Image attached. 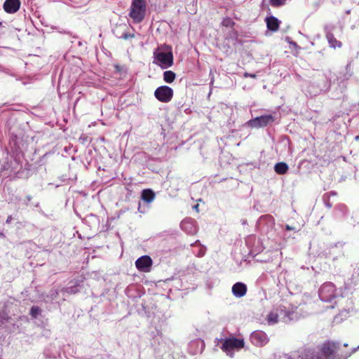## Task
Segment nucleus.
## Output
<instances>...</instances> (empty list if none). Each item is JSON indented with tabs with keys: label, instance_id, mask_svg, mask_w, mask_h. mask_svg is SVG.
<instances>
[{
	"label": "nucleus",
	"instance_id": "1",
	"mask_svg": "<svg viewBox=\"0 0 359 359\" xmlns=\"http://www.w3.org/2000/svg\"><path fill=\"white\" fill-rule=\"evenodd\" d=\"M154 63L162 69H168L173 65L172 47L163 44L154 51Z\"/></svg>",
	"mask_w": 359,
	"mask_h": 359
},
{
	"label": "nucleus",
	"instance_id": "2",
	"mask_svg": "<svg viewBox=\"0 0 359 359\" xmlns=\"http://www.w3.org/2000/svg\"><path fill=\"white\" fill-rule=\"evenodd\" d=\"M338 350L339 346L337 343L327 341L320 346L319 353L312 355L309 359H341L338 357Z\"/></svg>",
	"mask_w": 359,
	"mask_h": 359
},
{
	"label": "nucleus",
	"instance_id": "3",
	"mask_svg": "<svg viewBox=\"0 0 359 359\" xmlns=\"http://www.w3.org/2000/svg\"><path fill=\"white\" fill-rule=\"evenodd\" d=\"M146 11L147 0H132L128 15L133 23L138 24L144 20Z\"/></svg>",
	"mask_w": 359,
	"mask_h": 359
},
{
	"label": "nucleus",
	"instance_id": "4",
	"mask_svg": "<svg viewBox=\"0 0 359 359\" xmlns=\"http://www.w3.org/2000/svg\"><path fill=\"white\" fill-rule=\"evenodd\" d=\"M244 346L245 341L243 339H237L232 337L223 341L221 349L229 356L233 357L235 351H239L244 348Z\"/></svg>",
	"mask_w": 359,
	"mask_h": 359
},
{
	"label": "nucleus",
	"instance_id": "5",
	"mask_svg": "<svg viewBox=\"0 0 359 359\" xmlns=\"http://www.w3.org/2000/svg\"><path fill=\"white\" fill-rule=\"evenodd\" d=\"M338 29L339 30L340 33L342 32V27H340L339 28L336 25L333 23L326 24L324 26V32L329 46L334 49L336 48H341L342 46V43L334 37V35L337 34V31Z\"/></svg>",
	"mask_w": 359,
	"mask_h": 359
},
{
	"label": "nucleus",
	"instance_id": "6",
	"mask_svg": "<svg viewBox=\"0 0 359 359\" xmlns=\"http://www.w3.org/2000/svg\"><path fill=\"white\" fill-rule=\"evenodd\" d=\"M337 289L334 283H325L319 290V297L323 302H330L337 297Z\"/></svg>",
	"mask_w": 359,
	"mask_h": 359
},
{
	"label": "nucleus",
	"instance_id": "7",
	"mask_svg": "<svg viewBox=\"0 0 359 359\" xmlns=\"http://www.w3.org/2000/svg\"><path fill=\"white\" fill-rule=\"evenodd\" d=\"M152 265V259L149 255H143L135 261V266L141 272H150Z\"/></svg>",
	"mask_w": 359,
	"mask_h": 359
},
{
	"label": "nucleus",
	"instance_id": "8",
	"mask_svg": "<svg viewBox=\"0 0 359 359\" xmlns=\"http://www.w3.org/2000/svg\"><path fill=\"white\" fill-rule=\"evenodd\" d=\"M273 121L274 118L271 115H264L250 120L248 125L251 128H262L266 126Z\"/></svg>",
	"mask_w": 359,
	"mask_h": 359
},
{
	"label": "nucleus",
	"instance_id": "9",
	"mask_svg": "<svg viewBox=\"0 0 359 359\" xmlns=\"http://www.w3.org/2000/svg\"><path fill=\"white\" fill-rule=\"evenodd\" d=\"M250 339L252 344L257 346H264L269 341L266 334L260 330L253 332L250 335Z\"/></svg>",
	"mask_w": 359,
	"mask_h": 359
},
{
	"label": "nucleus",
	"instance_id": "10",
	"mask_svg": "<svg viewBox=\"0 0 359 359\" xmlns=\"http://www.w3.org/2000/svg\"><path fill=\"white\" fill-rule=\"evenodd\" d=\"M20 0H6L4 3V9L8 13H16L20 7Z\"/></svg>",
	"mask_w": 359,
	"mask_h": 359
},
{
	"label": "nucleus",
	"instance_id": "11",
	"mask_svg": "<svg viewBox=\"0 0 359 359\" xmlns=\"http://www.w3.org/2000/svg\"><path fill=\"white\" fill-rule=\"evenodd\" d=\"M247 286L243 283H236L232 287V293L236 297H242L246 294Z\"/></svg>",
	"mask_w": 359,
	"mask_h": 359
},
{
	"label": "nucleus",
	"instance_id": "12",
	"mask_svg": "<svg viewBox=\"0 0 359 359\" xmlns=\"http://www.w3.org/2000/svg\"><path fill=\"white\" fill-rule=\"evenodd\" d=\"M266 27L271 32H276L279 29L280 21L276 17L271 15L266 18Z\"/></svg>",
	"mask_w": 359,
	"mask_h": 359
},
{
	"label": "nucleus",
	"instance_id": "13",
	"mask_svg": "<svg viewBox=\"0 0 359 359\" xmlns=\"http://www.w3.org/2000/svg\"><path fill=\"white\" fill-rule=\"evenodd\" d=\"M172 93L173 91H154V95L159 101L168 102L172 99Z\"/></svg>",
	"mask_w": 359,
	"mask_h": 359
},
{
	"label": "nucleus",
	"instance_id": "14",
	"mask_svg": "<svg viewBox=\"0 0 359 359\" xmlns=\"http://www.w3.org/2000/svg\"><path fill=\"white\" fill-rule=\"evenodd\" d=\"M126 25H123L122 27H120L117 28L116 30L114 31V33L115 36L118 39H123L124 40H128L130 39H133L135 37L134 33H129L126 30H123L122 32H119L120 29L126 28Z\"/></svg>",
	"mask_w": 359,
	"mask_h": 359
},
{
	"label": "nucleus",
	"instance_id": "15",
	"mask_svg": "<svg viewBox=\"0 0 359 359\" xmlns=\"http://www.w3.org/2000/svg\"><path fill=\"white\" fill-rule=\"evenodd\" d=\"M288 169V165L285 162L277 163L274 166V170L278 175L285 174Z\"/></svg>",
	"mask_w": 359,
	"mask_h": 359
},
{
	"label": "nucleus",
	"instance_id": "16",
	"mask_svg": "<svg viewBox=\"0 0 359 359\" xmlns=\"http://www.w3.org/2000/svg\"><path fill=\"white\" fill-rule=\"evenodd\" d=\"M155 197V194L154 191L151 189H144L142 193V198L143 201L150 203L151 202Z\"/></svg>",
	"mask_w": 359,
	"mask_h": 359
},
{
	"label": "nucleus",
	"instance_id": "17",
	"mask_svg": "<svg viewBox=\"0 0 359 359\" xmlns=\"http://www.w3.org/2000/svg\"><path fill=\"white\" fill-rule=\"evenodd\" d=\"M269 324H275L278 322V314L276 312L271 311L266 317Z\"/></svg>",
	"mask_w": 359,
	"mask_h": 359
},
{
	"label": "nucleus",
	"instance_id": "18",
	"mask_svg": "<svg viewBox=\"0 0 359 359\" xmlns=\"http://www.w3.org/2000/svg\"><path fill=\"white\" fill-rule=\"evenodd\" d=\"M238 37V32L233 27L230 28L229 31L226 34V39L232 41H237Z\"/></svg>",
	"mask_w": 359,
	"mask_h": 359
},
{
	"label": "nucleus",
	"instance_id": "19",
	"mask_svg": "<svg viewBox=\"0 0 359 359\" xmlns=\"http://www.w3.org/2000/svg\"><path fill=\"white\" fill-rule=\"evenodd\" d=\"M175 79V74L172 71H165L163 73V79L167 83L172 82Z\"/></svg>",
	"mask_w": 359,
	"mask_h": 359
},
{
	"label": "nucleus",
	"instance_id": "20",
	"mask_svg": "<svg viewBox=\"0 0 359 359\" xmlns=\"http://www.w3.org/2000/svg\"><path fill=\"white\" fill-rule=\"evenodd\" d=\"M11 317L6 311L0 312V326L3 325L5 323L10 321Z\"/></svg>",
	"mask_w": 359,
	"mask_h": 359
},
{
	"label": "nucleus",
	"instance_id": "21",
	"mask_svg": "<svg viewBox=\"0 0 359 359\" xmlns=\"http://www.w3.org/2000/svg\"><path fill=\"white\" fill-rule=\"evenodd\" d=\"M222 25L224 27L233 28L235 25V22L231 18H225L222 22Z\"/></svg>",
	"mask_w": 359,
	"mask_h": 359
},
{
	"label": "nucleus",
	"instance_id": "22",
	"mask_svg": "<svg viewBox=\"0 0 359 359\" xmlns=\"http://www.w3.org/2000/svg\"><path fill=\"white\" fill-rule=\"evenodd\" d=\"M41 309L38 306H33L30 309V315L33 318H36L37 316L40 313Z\"/></svg>",
	"mask_w": 359,
	"mask_h": 359
},
{
	"label": "nucleus",
	"instance_id": "23",
	"mask_svg": "<svg viewBox=\"0 0 359 359\" xmlns=\"http://www.w3.org/2000/svg\"><path fill=\"white\" fill-rule=\"evenodd\" d=\"M286 0H269V3L273 7H278L283 6Z\"/></svg>",
	"mask_w": 359,
	"mask_h": 359
},
{
	"label": "nucleus",
	"instance_id": "24",
	"mask_svg": "<svg viewBox=\"0 0 359 359\" xmlns=\"http://www.w3.org/2000/svg\"><path fill=\"white\" fill-rule=\"evenodd\" d=\"M57 30L60 34H68L70 36V37L74 38V39L77 38V36L76 35H73L69 31L65 30V29L60 28V27L57 28Z\"/></svg>",
	"mask_w": 359,
	"mask_h": 359
},
{
	"label": "nucleus",
	"instance_id": "25",
	"mask_svg": "<svg viewBox=\"0 0 359 359\" xmlns=\"http://www.w3.org/2000/svg\"><path fill=\"white\" fill-rule=\"evenodd\" d=\"M156 90H172V88L168 86H158Z\"/></svg>",
	"mask_w": 359,
	"mask_h": 359
},
{
	"label": "nucleus",
	"instance_id": "26",
	"mask_svg": "<svg viewBox=\"0 0 359 359\" xmlns=\"http://www.w3.org/2000/svg\"><path fill=\"white\" fill-rule=\"evenodd\" d=\"M11 220H12V216H11V215H8V216L7 217V219H6V222L7 224H9V223L11 222Z\"/></svg>",
	"mask_w": 359,
	"mask_h": 359
},
{
	"label": "nucleus",
	"instance_id": "27",
	"mask_svg": "<svg viewBox=\"0 0 359 359\" xmlns=\"http://www.w3.org/2000/svg\"><path fill=\"white\" fill-rule=\"evenodd\" d=\"M194 209H195L197 212L199 211V205L198 204H196L194 206Z\"/></svg>",
	"mask_w": 359,
	"mask_h": 359
},
{
	"label": "nucleus",
	"instance_id": "28",
	"mask_svg": "<svg viewBox=\"0 0 359 359\" xmlns=\"http://www.w3.org/2000/svg\"><path fill=\"white\" fill-rule=\"evenodd\" d=\"M4 237H5L4 233L2 232H0V238H4Z\"/></svg>",
	"mask_w": 359,
	"mask_h": 359
},
{
	"label": "nucleus",
	"instance_id": "29",
	"mask_svg": "<svg viewBox=\"0 0 359 359\" xmlns=\"http://www.w3.org/2000/svg\"><path fill=\"white\" fill-rule=\"evenodd\" d=\"M286 229H287V230H291V228H290V226L287 225V226H286Z\"/></svg>",
	"mask_w": 359,
	"mask_h": 359
},
{
	"label": "nucleus",
	"instance_id": "30",
	"mask_svg": "<svg viewBox=\"0 0 359 359\" xmlns=\"http://www.w3.org/2000/svg\"><path fill=\"white\" fill-rule=\"evenodd\" d=\"M291 44H292V46H297V43H296L295 42H292V43H291Z\"/></svg>",
	"mask_w": 359,
	"mask_h": 359
},
{
	"label": "nucleus",
	"instance_id": "31",
	"mask_svg": "<svg viewBox=\"0 0 359 359\" xmlns=\"http://www.w3.org/2000/svg\"><path fill=\"white\" fill-rule=\"evenodd\" d=\"M355 140H359V136H356V137H355Z\"/></svg>",
	"mask_w": 359,
	"mask_h": 359
},
{
	"label": "nucleus",
	"instance_id": "32",
	"mask_svg": "<svg viewBox=\"0 0 359 359\" xmlns=\"http://www.w3.org/2000/svg\"><path fill=\"white\" fill-rule=\"evenodd\" d=\"M81 41H79V46H81Z\"/></svg>",
	"mask_w": 359,
	"mask_h": 359
}]
</instances>
